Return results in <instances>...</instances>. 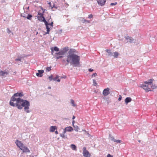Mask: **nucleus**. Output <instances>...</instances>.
Returning <instances> with one entry per match:
<instances>
[{"instance_id":"1","label":"nucleus","mask_w":157,"mask_h":157,"mask_svg":"<svg viewBox=\"0 0 157 157\" xmlns=\"http://www.w3.org/2000/svg\"><path fill=\"white\" fill-rule=\"evenodd\" d=\"M76 50L73 49H70L66 56V59H63L62 62L66 63L65 65H67L69 64L75 67H79L80 65V57L75 54Z\"/></svg>"},{"instance_id":"2","label":"nucleus","mask_w":157,"mask_h":157,"mask_svg":"<svg viewBox=\"0 0 157 157\" xmlns=\"http://www.w3.org/2000/svg\"><path fill=\"white\" fill-rule=\"evenodd\" d=\"M30 106L29 102L27 100H23L22 99H18L17 107L18 109H21L24 107V109L25 111L27 113H29L31 112L29 110Z\"/></svg>"},{"instance_id":"3","label":"nucleus","mask_w":157,"mask_h":157,"mask_svg":"<svg viewBox=\"0 0 157 157\" xmlns=\"http://www.w3.org/2000/svg\"><path fill=\"white\" fill-rule=\"evenodd\" d=\"M50 19L51 17H50V18L47 21L45 19H44V23L45 25H46L47 31L45 33V34H49V32L50 30V29L51 27L52 28L53 26V22L52 21L51 23H48V22L50 21Z\"/></svg>"},{"instance_id":"4","label":"nucleus","mask_w":157,"mask_h":157,"mask_svg":"<svg viewBox=\"0 0 157 157\" xmlns=\"http://www.w3.org/2000/svg\"><path fill=\"white\" fill-rule=\"evenodd\" d=\"M16 97L14 96L13 95L10 98V105L13 106H17V101L18 99H21L20 98H17Z\"/></svg>"},{"instance_id":"5","label":"nucleus","mask_w":157,"mask_h":157,"mask_svg":"<svg viewBox=\"0 0 157 157\" xmlns=\"http://www.w3.org/2000/svg\"><path fill=\"white\" fill-rule=\"evenodd\" d=\"M83 151L82 154L84 157H90V155L89 152L86 150V147H83Z\"/></svg>"},{"instance_id":"6","label":"nucleus","mask_w":157,"mask_h":157,"mask_svg":"<svg viewBox=\"0 0 157 157\" xmlns=\"http://www.w3.org/2000/svg\"><path fill=\"white\" fill-rule=\"evenodd\" d=\"M9 73L8 71H2L0 70V76L2 78H5L6 77L8 74Z\"/></svg>"},{"instance_id":"7","label":"nucleus","mask_w":157,"mask_h":157,"mask_svg":"<svg viewBox=\"0 0 157 157\" xmlns=\"http://www.w3.org/2000/svg\"><path fill=\"white\" fill-rule=\"evenodd\" d=\"M149 85H150L148 84H146L145 85L142 84L141 86L140 87L145 90L146 92H148L151 91V90H150V88L149 87Z\"/></svg>"},{"instance_id":"8","label":"nucleus","mask_w":157,"mask_h":157,"mask_svg":"<svg viewBox=\"0 0 157 157\" xmlns=\"http://www.w3.org/2000/svg\"><path fill=\"white\" fill-rule=\"evenodd\" d=\"M98 5L101 6H104L106 1V0H97Z\"/></svg>"},{"instance_id":"9","label":"nucleus","mask_w":157,"mask_h":157,"mask_svg":"<svg viewBox=\"0 0 157 157\" xmlns=\"http://www.w3.org/2000/svg\"><path fill=\"white\" fill-rule=\"evenodd\" d=\"M109 90V89L108 88L104 89L103 92V95L105 96H106L109 95L110 93Z\"/></svg>"},{"instance_id":"10","label":"nucleus","mask_w":157,"mask_h":157,"mask_svg":"<svg viewBox=\"0 0 157 157\" xmlns=\"http://www.w3.org/2000/svg\"><path fill=\"white\" fill-rule=\"evenodd\" d=\"M22 151L24 152H29L30 150L27 147L23 145L20 149Z\"/></svg>"},{"instance_id":"11","label":"nucleus","mask_w":157,"mask_h":157,"mask_svg":"<svg viewBox=\"0 0 157 157\" xmlns=\"http://www.w3.org/2000/svg\"><path fill=\"white\" fill-rule=\"evenodd\" d=\"M125 38L127 40L128 42H129L130 43H132L134 42V40L132 37L129 36H125Z\"/></svg>"},{"instance_id":"12","label":"nucleus","mask_w":157,"mask_h":157,"mask_svg":"<svg viewBox=\"0 0 157 157\" xmlns=\"http://www.w3.org/2000/svg\"><path fill=\"white\" fill-rule=\"evenodd\" d=\"M38 73H36V75L39 77H42L43 76L42 74L44 72L43 70H39L38 71Z\"/></svg>"},{"instance_id":"13","label":"nucleus","mask_w":157,"mask_h":157,"mask_svg":"<svg viewBox=\"0 0 157 157\" xmlns=\"http://www.w3.org/2000/svg\"><path fill=\"white\" fill-rule=\"evenodd\" d=\"M15 143L17 146L19 147L20 149L24 145V144L22 143L21 142L19 141L18 140H16Z\"/></svg>"},{"instance_id":"14","label":"nucleus","mask_w":157,"mask_h":157,"mask_svg":"<svg viewBox=\"0 0 157 157\" xmlns=\"http://www.w3.org/2000/svg\"><path fill=\"white\" fill-rule=\"evenodd\" d=\"M105 51L108 53V56H113V52H111V50L106 49Z\"/></svg>"},{"instance_id":"15","label":"nucleus","mask_w":157,"mask_h":157,"mask_svg":"<svg viewBox=\"0 0 157 157\" xmlns=\"http://www.w3.org/2000/svg\"><path fill=\"white\" fill-rule=\"evenodd\" d=\"M65 54V52H63L62 50H60L59 52H56L55 53V54L57 56H62L64 55Z\"/></svg>"},{"instance_id":"16","label":"nucleus","mask_w":157,"mask_h":157,"mask_svg":"<svg viewBox=\"0 0 157 157\" xmlns=\"http://www.w3.org/2000/svg\"><path fill=\"white\" fill-rule=\"evenodd\" d=\"M153 80V79H150L148 82H145L144 83L146 84H148V85H150V86H151L152 85V83Z\"/></svg>"},{"instance_id":"17","label":"nucleus","mask_w":157,"mask_h":157,"mask_svg":"<svg viewBox=\"0 0 157 157\" xmlns=\"http://www.w3.org/2000/svg\"><path fill=\"white\" fill-rule=\"evenodd\" d=\"M57 129V127L56 126H51L50 127L49 130L50 132H54L55 129Z\"/></svg>"},{"instance_id":"18","label":"nucleus","mask_w":157,"mask_h":157,"mask_svg":"<svg viewBox=\"0 0 157 157\" xmlns=\"http://www.w3.org/2000/svg\"><path fill=\"white\" fill-rule=\"evenodd\" d=\"M132 100L131 98L130 97H127L125 99V102L126 104L130 102Z\"/></svg>"},{"instance_id":"19","label":"nucleus","mask_w":157,"mask_h":157,"mask_svg":"<svg viewBox=\"0 0 157 157\" xmlns=\"http://www.w3.org/2000/svg\"><path fill=\"white\" fill-rule=\"evenodd\" d=\"M42 17L43 18V22L44 21V19H45L44 17L43 16V13H38V17Z\"/></svg>"},{"instance_id":"20","label":"nucleus","mask_w":157,"mask_h":157,"mask_svg":"<svg viewBox=\"0 0 157 157\" xmlns=\"http://www.w3.org/2000/svg\"><path fill=\"white\" fill-rule=\"evenodd\" d=\"M66 130L68 132H71L73 130L71 126L67 127L65 128Z\"/></svg>"},{"instance_id":"21","label":"nucleus","mask_w":157,"mask_h":157,"mask_svg":"<svg viewBox=\"0 0 157 157\" xmlns=\"http://www.w3.org/2000/svg\"><path fill=\"white\" fill-rule=\"evenodd\" d=\"M71 147L73 150L75 151L76 150V147L74 144H71Z\"/></svg>"},{"instance_id":"22","label":"nucleus","mask_w":157,"mask_h":157,"mask_svg":"<svg viewBox=\"0 0 157 157\" xmlns=\"http://www.w3.org/2000/svg\"><path fill=\"white\" fill-rule=\"evenodd\" d=\"M113 56H114L115 58H117L119 55V54L117 52H113Z\"/></svg>"},{"instance_id":"23","label":"nucleus","mask_w":157,"mask_h":157,"mask_svg":"<svg viewBox=\"0 0 157 157\" xmlns=\"http://www.w3.org/2000/svg\"><path fill=\"white\" fill-rule=\"evenodd\" d=\"M51 48H53V50L55 51L58 52L59 51V48L55 46L54 47H52Z\"/></svg>"},{"instance_id":"24","label":"nucleus","mask_w":157,"mask_h":157,"mask_svg":"<svg viewBox=\"0 0 157 157\" xmlns=\"http://www.w3.org/2000/svg\"><path fill=\"white\" fill-rule=\"evenodd\" d=\"M27 16L26 17V18L29 20H30L31 17H32V16L31 14H27Z\"/></svg>"},{"instance_id":"25","label":"nucleus","mask_w":157,"mask_h":157,"mask_svg":"<svg viewBox=\"0 0 157 157\" xmlns=\"http://www.w3.org/2000/svg\"><path fill=\"white\" fill-rule=\"evenodd\" d=\"M69 48L68 47H66L63 48L62 50L64 52H65V53L68 51V50Z\"/></svg>"},{"instance_id":"26","label":"nucleus","mask_w":157,"mask_h":157,"mask_svg":"<svg viewBox=\"0 0 157 157\" xmlns=\"http://www.w3.org/2000/svg\"><path fill=\"white\" fill-rule=\"evenodd\" d=\"M73 126L74 128V130L75 131H78V130L79 129V128L77 126V125L75 126L74 125Z\"/></svg>"},{"instance_id":"27","label":"nucleus","mask_w":157,"mask_h":157,"mask_svg":"<svg viewBox=\"0 0 157 157\" xmlns=\"http://www.w3.org/2000/svg\"><path fill=\"white\" fill-rule=\"evenodd\" d=\"M71 103L73 106L75 107L76 106V105L74 103V101L73 100H71Z\"/></svg>"},{"instance_id":"28","label":"nucleus","mask_w":157,"mask_h":157,"mask_svg":"<svg viewBox=\"0 0 157 157\" xmlns=\"http://www.w3.org/2000/svg\"><path fill=\"white\" fill-rule=\"evenodd\" d=\"M109 139H110L112 141H114V140H115V139L114 138V137L111 135H109Z\"/></svg>"},{"instance_id":"29","label":"nucleus","mask_w":157,"mask_h":157,"mask_svg":"<svg viewBox=\"0 0 157 157\" xmlns=\"http://www.w3.org/2000/svg\"><path fill=\"white\" fill-rule=\"evenodd\" d=\"M114 142H116L117 143H121L122 142V141L121 140H116L115 139V140H114Z\"/></svg>"},{"instance_id":"30","label":"nucleus","mask_w":157,"mask_h":157,"mask_svg":"<svg viewBox=\"0 0 157 157\" xmlns=\"http://www.w3.org/2000/svg\"><path fill=\"white\" fill-rule=\"evenodd\" d=\"M48 78L50 81L53 80V78L52 75H51L50 76L48 77Z\"/></svg>"},{"instance_id":"31","label":"nucleus","mask_w":157,"mask_h":157,"mask_svg":"<svg viewBox=\"0 0 157 157\" xmlns=\"http://www.w3.org/2000/svg\"><path fill=\"white\" fill-rule=\"evenodd\" d=\"M27 15V13H25V14L23 13V14H21V17H24L25 18H26V17Z\"/></svg>"},{"instance_id":"32","label":"nucleus","mask_w":157,"mask_h":157,"mask_svg":"<svg viewBox=\"0 0 157 157\" xmlns=\"http://www.w3.org/2000/svg\"><path fill=\"white\" fill-rule=\"evenodd\" d=\"M46 71H49L51 70V67H47L46 68Z\"/></svg>"},{"instance_id":"33","label":"nucleus","mask_w":157,"mask_h":157,"mask_svg":"<svg viewBox=\"0 0 157 157\" xmlns=\"http://www.w3.org/2000/svg\"><path fill=\"white\" fill-rule=\"evenodd\" d=\"M59 76L58 75H56V77L53 78V80L54 81H56V80H56V79H57L58 78H59Z\"/></svg>"},{"instance_id":"34","label":"nucleus","mask_w":157,"mask_h":157,"mask_svg":"<svg viewBox=\"0 0 157 157\" xmlns=\"http://www.w3.org/2000/svg\"><path fill=\"white\" fill-rule=\"evenodd\" d=\"M60 136L63 138H66V137L65 136V135L64 133H62L60 134Z\"/></svg>"},{"instance_id":"35","label":"nucleus","mask_w":157,"mask_h":157,"mask_svg":"<svg viewBox=\"0 0 157 157\" xmlns=\"http://www.w3.org/2000/svg\"><path fill=\"white\" fill-rule=\"evenodd\" d=\"M21 58L19 57L18 58L16 59H15V60L16 61H20H20H21Z\"/></svg>"},{"instance_id":"36","label":"nucleus","mask_w":157,"mask_h":157,"mask_svg":"<svg viewBox=\"0 0 157 157\" xmlns=\"http://www.w3.org/2000/svg\"><path fill=\"white\" fill-rule=\"evenodd\" d=\"M150 86H151V88L153 89H155L156 87V86L155 85H151Z\"/></svg>"},{"instance_id":"37","label":"nucleus","mask_w":157,"mask_h":157,"mask_svg":"<svg viewBox=\"0 0 157 157\" xmlns=\"http://www.w3.org/2000/svg\"><path fill=\"white\" fill-rule=\"evenodd\" d=\"M93 85L94 86H96L97 85V84L96 83V81L94 79L93 80Z\"/></svg>"},{"instance_id":"38","label":"nucleus","mask_w":157,"mask_h":157,"mask_svg":"<svg viewBox=\"0 0 157 157\" xmlns=\"http://www.w3.org/2000/svg\"><path fill=\"white\" fill-rule=\"evenodd\" d=\"M18 95L19 97H22L23 95L21 93H18Z\"/></svg>"},{"instance_id":"39","label":"nucleus","mask_w":157,"mask_h":157,"mask_svg":"<svg viewBox=\"0 0 157 157\" xmlns=\"http://www.w3.org/2000/svg\"><path fill=\"white\" fill-rule=\"evenodd\" d=\"M38 20L40 21L43 22V18L42 17H37Z\"/></svg>"},{"instance_id":"40","label":"nucleus","mask_w":157,"mask_h":157,"mask_svg":"<svg viewBox=\"0 0 157 157\" xmlns=\"http://www.w3.org/2000/svg\"><path fill=\"white\" fill-rule=\"evenodd\" d=\"M63 57V56H59L56 57V59H58L60 58H62Z\"/></svg>"},{"instance_id":"41","label":"nucleus","mask_w":157,"mask_h":157,"mask_svg":"<svg viewBox=\"0 0 157 157\" xmlns=\"http://www.w3.org/2000/svg\"><path fill=\"white\" fill-rule=\"evenodd\" d=\"M83 23H85V22L89 23V21L88 20H83Z\"/></svg>"},{"instance_id":"42","label":"nucleus","mask_w":157,"mask_h":157,"mask_svg":"<svg viewBox=\"0 0 157 157\" xmlns=\"http://www.w3.org/2000/svg\"><path fill=\"white\" fill-rule=\"evenodd\" d=\"M13 95L14 96H15L16 97H19L18 95V93H16L14 94Z\"/></svg>"},{"instance_id":"43","label":"nucleus","mask_w":157,"mask_h":157,"mask_svg":"<svg viewBox=\"0 0 157 157\" xmlns=\"http://www.w3.org/2000/svg\"><path fill=\"white\" fill-rule=\"evenodd\" d=\"M117 4V2H116L113 3H111L110 4L111 6L115 5Z\"/></svg>"},{"instance_id":"44","label":"nucleus","mask_w":157,"mask_h":157,"mask_svg":"<svg viewBox=\"0 0 157 157\" xmlns=\"http://www.w3.org/2000/svg\"><path fill=\"white\" fill-rule=\"evenodd\" d=\"M93 15L92 14H90L89 15L88 18H91L93 17Z\"/></svg>"},{"instance_id":"45","label":"nucleus","mask_w":157,"mask_h":157,"mask_svg":"<svg viewBox=\"0 0 157 157\" xmlns=\"http://www.w3.org/2000/svg\"><path fill=\"white\" fill-rule=\"evenodd\" d=\"M97 75V74L96 73H94V74H93L92 75V77H95V76H96Z\"/></svg>"},{"instance_id":"46","label":"nucleus","mask_w":157,"mask_h":157,"mask_svg":"<svg viewBox=\"0 0 157 157\" xmlns=\"http://www.w3.org/2000/svg\"><path fill=\"white\" fill-rule=\"evenodd\" d=\"M51 50L52 54L53 55L54 53V50H53V48H51Z\"/></svg>"},{"instance_id":"47","label":"nucleus","mask_w":157,"mask_h":157,"mask_svg":"<svg viewBox=\"0 0 157 157\" xmlns=\"http://www.w3.org/2000/svg\"><path fill=\"white\" fill-rule=\"evenodd\" d=\"M121 99H122V97L121 95H120L119 96V97L118 98V100L119 101H120L121 100Z\"/></svg>"},{"instance_id":"48","label":"nucleus","mask_w":157,"mask_h":157,"mask_svg":"<svg viewBox=\"0 0 157 157\" xmlns=\"http://www.w3.org/2000/svg\"><path fill=\"white\" fill-rule=\"evenodd\" d=\"M7 32L9 33H10V29L8 28H7Z\"/></svg>"},{"instance_id":"49","label":"nucleus","mask_w":157,"mask_h":157,"mask_svg":"<svg viewBox=\"0 0 157 157\" xmlns=\"http://www.w3.org/2000/svg\"><path fill=\"white\" fill-rule=\"evenodd\" d=\"M113 156L112 155H110V154H108L107 155V157H113Z\"/></svg>"},{"instance_id":"50","label":"nucleus","mask_w":157,"mask_h":157,"mask_svg":"<svg viewBox=\"0 0 157 157\" xmlns=\"http://www.w3.org/2000/svg\"><path fill=\"white\" fill-rule=\"evenodd\" d=\"M48 4L49 5V6L51 8V9H52V5H51V3L50 2H49V3H48Z\"/></svg>"},{"instance_id":"51","label":"nucleus","mask_w":157,"mask_h":157,"mask_svg":"<svg viewBox=\"0 0 157 157\" xmlns=\"http://www.w3.org/2000/svg\"><path fill=\"white\" fill-rule=\"evenodd\" d=\"M93 69H92L91 68H90L88 69V71H90V72H92V71H93Z\"/></svg>"},{"instance_id":"52","label":"nucleus","mask_w":157,"mask_h":157,"mask_svg":"<svg viewBox=\"0 0 157 157\" xmlns=\"http://www.w3.org/2000/svg\"><path fill=\"white\" fill-rule=\"evenodd\" d=\"M66 131H67L66 130V129L65 128V129H64L63 132V133H64H64H65L66 132Z\"/></svg>"},{"instance_id":"53","label":"nucleus","mask_w":157,"mask_h":157,"mask_svg":"<svg viewBox=\"0 0 157 157\" xmlns=\"http://www.w3.org/2000/svg\"><path fill=\"white\" fill-rule=\"evenodd\" d=\"M72 124H73V125H74V124L75 123V121L74 120H73L72 121Z\"/></svg>"},{"instance_id":"54","label":"nucleus","mask_w":157,"mask_h":157,"mask_svg":"<svg viewBox=\"0 0 157 157\" xmlns=\"http://www.w3.org/2000/svg\"><path fill=\"white\" fill-rule=\"evenodd\" d=\"M56 81H57L58 82H60V79H57Z\"/></svg>"},{"instance_id":"55","label":"nucleus","mask_w":157,"mask_h":157,"mask_svg":"<svg viewBox=\"0 0 157 157\" xmlns=\"http://www.w3.org/2000/svg\"><path fill=\"white\" fill-rule=\"evenodd\" d=\"M55 133L56 134H58V131H55Z\"/></svg>"},{"instance_id":"56","label":"nucleus","mask_w":157,"mask_h":157,"mask_svg":"<svg viewBox=\"0 0 157 157\" xmlns=\"http://www.w3.org/2000/svg\"><path fill=\"white\" fill-rule=\"evenodd\" d=\"M75 118V117L74 116H73L72 117V119H74Z\"/></svg>"},{"instance_id":"57","label":"nucleus","mask_w":157,"mask_h":157,"mask_svg":"<svg viewBox=\"0 0 157 157\" xmlns=\"http://www.w3.org/2000/svg\"><path fill=\"white\" fill-rule=\"evenodd\" d=\"M55 7V4H54L53 6H52V9Z\"/></svg>"},{"instance_id":"58","label":"nucleus","mask_w":157,"mask_h":157,"mask_svg":"<svg viewBox=\"0 0 157 157\" xmlns=\"http://www.w3.org/2000/svg\"><path fill=\"white\" fill-rule=\"evenodd\" d=\"M48 89H51V87L50 86H49L48 87Z\"/></svg>"},{"instance_id":"59","label":"nucleus","mask_w":157,"mask_h":157,"mask_svg":"<svg viewBox=\"0 0 157 157\" xmlns=\"http://www.w3.org/2000/svg\"><path fill=\"white\" fill-rule=\"evenodd\" d=\"M138 141H139L140 143V140H139Z\"/></svg>"},{"instance_id":"60","label":"nucleus","mask_w":157,"mask_h":157,"mask_svg":"<svg viewBox=\"0 0 157 157\" xmlns=\"http://www.w3.org/2000/svg\"><path fill=\"white\" fill-rule=\"evenodd\" d=\"M44 11H43V13H44Z\"/></svg>"}]
</instances>
